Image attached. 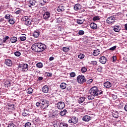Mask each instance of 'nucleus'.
Returning <instances> with one entry per match:
<instances>
[{"instance_id":"f257e3e1","label":"nucleus","mask_w":127,"mask_h":127,"mask_svg":"<svg viewBox=\"0 0 127 127\" xmlns=\"http://www.w3.org/2000/svg\"><path fill=\"white\" fill-rule=\"evenodd\" d=\"M90 95L88 96L89 100H94L95 97H98L99 95H102L103 94V90L97 86L92 87L89 90Z\"/></svg>"},{"instance_id":"f03ea898","label":"nucleus","mask_w":127,"mask_h":127,"mask_svg":"<svg viewBox=\"0 0 127 127\" xmlns=\"http://www.w3.org/2000/svg\"><path fill=\"white\" fill-rule=\"evenodd\" d=\"M46 49V45L41 43H36L32 45L31 47V49L34 52H37V53H40L45 50Z\"/></svg>"},{"instance_id":"7ed1b4c3","label":"nucleus","mask_w":127,"mask_h":127,"mask_svg":"<svg viewBox=\"0 0 127 127\" xmlns=\"http://www.w3.org/2000/svg\"><path fill=\"white\" fill-rule=\"evenodd\" d=\"M40 102H41V109H43L44 110L45 109H47L49 106V101L45 100V99H40Z\"/></svg>"},{"instance_id":"20e7f679","label":"nucleus","mask_w":127,"mask_h":127,"mask_svg":"<svg viewBox=\"0 0 127 127\" xmlns=\"http://www.w3.org/2000/svg\"><path fill=\"white\" fill-rule=\"evenodd\" d=\"M76 79H77V81L78 84H83V83H85L86 81L85 76H84L82 74L78 75Z\"/></svg>"},{"instance_id":"39448f33","label":"nucleus","mask_w":127,"mask_h":127,"mask_svg":"<svg viewBox=\"0 0 127 127\" xmlns=\"http://www.w3.org/2000/svg\"><path fill=\"white\" fill-rule=\"evenodd\" d=\"M18 67L20 68L21 71H22V72H26L28 70V64H19Z\"/></svg>"},{"instance_id":"423d86ee","label":"nucleus","mask_w":127,"mask_h":127,"mask_svg":"<svg viewBox=\"0 0 127 127\" xmlns=\"http://www.w3.org/2000/svg\"><path fill=\"white\" fill-rule=\"evenodd\" d=\"M116 19V18L113 16H110L108 17L107 20V23L108 24H113V23H115V20Z\"/></svg>"},{"instance_id":"0eeeda50","label":"nucleus","mask_w":127,"mask_h":127,"mask_svg":"<svg viewBox=\"0 0 127 127\" xmlns=\"http://www.w3.org/2000/svg\"><path fill=\"white\" fill-rule=\"evenodd\" d=\"M57 108L59 110H63L65 108V103L64 102L61 101L57 104Z\"/></svg>"},{"instance_id":"6e6552de","label":"nucleus","mask_w":127,"mask_h":127,"mask_svg":"<svg viewBox=\"0 0 127 127\" xmlns=\"http://www.w3.org/2000/svg\"><path fill=\"white\" fill-rule=\"evenodd\" d=\"M99 62L101 63V64H105L107 63V58L105 56H102L99 58Z\"/></svg>"},{"instance_id":"1a4fd4ad","label":"nucleus","mask_w":127,"mask_h":127,"mask_svg":"<svg viewBox=\"0 0 127 127\" xmlns=\"http://www.w3.org/2000/svg\"><path fill=\"white\" fill-rule=\"evenodd\" d=\"M4 64L9 67L12 66V61L10 59L5 60Z\"/></svg>"},{"instance_id":"9d476101","label":"nucleus","mask_w":127,"mask_h":127,"mask_svg":"<svg viewBox=\"0 0 127 127\" xmlns=\"http://www.w3.org/2000/svg\"><path fill=\"white\" fill-rule=\"evenodd\" d=\"M51 13L49 11H47L44 13L43 14V17L44 19H48V18H49L50 17Z\"/></svg>"},{"instance_id":"9b49d317","label":"nucleus","mask_w":127,"mask_h":127,"mask_svg":"<svg viewBox=\"0 0 127 127\" xmlns=\"http://www.w3.org/2000/svg\"><path fill=\"white\" fill-rule=\"evenodd\" d=\"M91 120H92V117L88 115H85L82 118V121L84 122H89Z\"/></svg>"},{"instance_id":"f8f14e48","label":"nucleus","mask_w":127,"mask_h":127,"mask_svg":"<svg viewBox=\"0 0 127 127\" xmlns=\"http://www.w3.org/2000/svg\"><path fill=\"white\" fill-rule=\"evenodd\" d=\"M22 116H23V117H26V116H30V114H29V111L26 109H24L22 112Z\"/></svg>"},{"instance_id":"ddd939ff","label":"nucleus","mask_w":127,"mask_h":127,"mask_svg":"<svg viewBox=\"0 0 127 127\" xmlns=\"http://www.w3.org/2000/svg\"><path fill=\"white\" fill-rule=\"evenodd\" d=\"M104 86L105 88H111V87H112V83H111V82L109 81H106L104 82Z\"/></svg>"},{"instance_id":"4468645a","label":"nucleus","mask_w":127,"mask_h":127,"mask_svg":"<svg viewBox=\"0 0 127 127\" xmlns=\"http://www.w3.org/2000/svg\"><path fill=\"white\" fill-rule=\"evenodd\" d=\"M39 35H40V32H39V31L36 30L33 33V36L35 38H37V37H39Z\"/></svg>"},{"instance_id":"2eb2a0df","label":"nucleus","mask_w":127,"mask_h":127,"mask_svg":"<svg viewBox=\"0 0 127 127\" xmlns=\"http://www.w3.org/2000/svg\"><path fill=\"white\" fill-rule=\"evenodd\" d=\"M84 21L85 19L83 18H79L76 20V22L78 24H83Z\"/></svg>"},{"instance_id":"dca6fc26","label":"nucleus","mask_w":127,"mask_h":127,"mask_svg":"<svg viewBox=\"0 0 127 127\" xmlns=\"http://www.w3.org/2000/svg\"><path fill=\"white\" fill-rule=\"evenodd\" d=\"M42 91L43 93H48L49 91V87L47 85H45L43 87Z\"/></svg>"},{"instance_id":"f3484780","label":"nucleus","mask_w":127,"mask_h":127,"mask_svg":"<svg viewBox=\"0 0 127 127\" xmlns=\"http://www.w3.org/2000/svg\"><path fill=\"white\" fill-rule=\"evenodd\" d=\"M29 3L30 4L28 5V6L29 7H31V6L35 5L36 1L35 0H30Z\"/></svg>"},{"instance_id":"a211bd4d","label":"nucleus","mask_w":127,"mask_h":127,"mask_svg":"<svg viewBox=\"0 0 127 127\" xmlns=\"http://www.w3.org/2000/svg\"><path fill=\"white\" fill-rule=\"evenodd\" d=\"M3 82H4V85L5 87H7V88H8V87L10 86V82H9V81L7 80H4Z\"/></svg>"},{"instance_id":"6ab92c4d","label":"nucleus","mask_w":127,"mask_h":127,"mask_svg":"<svg viewBox=\"0 0 127 127\" xmlns=\"http://www.w3.org/2000/svg\"><path fill=\"white\" fill-rule=\"evenodd\" d=\"M8 110H11V111H14L15 110V106L14 104H8Z\"/></svg>"},{"instance_id":"aec40b11","label":"nucleus","mask_w":127,"mask_h":127,"mask_svg":"<svg viewBox=\"0 0 127 127\" xmlns=\"http://www.w3.org/2000/svg\"><path fill=\"white\" fill-rule=\"evenodd\" d=\"M74 9L75 10H80L81 9V5L80 4H76L74 6Z\"/></svg>"},{"instance_id":"412c9836","label":"nucleus","mask_w":127,"mask_h":127,"mask_svg":"<svg viewBox=\"0 0 127 127\" xmlns=\"http://www.w3.org/2000/svg\"><path fill=\"white\" fill-rule=\"evenodd\" d=\"M65 10V9H64V6H59L57 8V11L59 12H61L62 11H64Z\"/></svg>"},{"instance_id":"4be33fe9","label":"nucleus","mask_w":127,"mask_h":127,"mask_svg":"<svg viewBox=\"0 0 127 127\" xmlns=\"http://www.w3.org/2000/svg\"><path fill=\"white\" fill-rule=\"evenodd\" d=\"M10 41H11V43H15L17 41V38L14 36L12 37L10 39Z\"/></svg>"},{"instance_id":"5701e85b","label":"nucleus","mask_w":127,"mask_h":127,"mask_svg":"<svg viewBox=\"0 0 127 127\" xmlns=\"http://www.w3.org/2000/svg\"><path fill=\"white\" fill-rule=\"evenodd\" d=\"M71 119H72V124H77L79 122V119L76 117H73Z\"/></svg>"},{"instance_id":"b1692460","label":"nucleus","mask_w":127,"mask_h":127,"mask_svg":"<svg viewBox=\"0 0 127 127\" xmlns=\"http://www.w3.org/2000/svg\"><path fill=\"white\" fill-rule=\"evenodd\" d=\"M90 26L92 29H97V24L95 23H91Z\"/></svg>"},{"instance_id":"393cba45","label":"nucleus","mask_w":127,"mask_h":127,"mask_svg":"<svg viewBox=\"0 0 127 127\" xmlns=\"http://www.w3.org/2000/svg\"><path fill=\"white\" fill-rule=\"evenodd\" d=\"M113 29L115 32H119L121 30V27L119 26H114Z\"/></svg>"},{"instance_id":"a878e982","label":"nucleus","mask_w":127,"mask_h":127,"mask_svg":"<svg viewBox=\"0 0 127 127\" xmlns=\"http://www.w3.org/2000/svg\"><path fill=\"white\" fill-rule=\"evenodd\" d=\"M67 87V84L64 82H63L60 85V88L61 89H62V90L65 89V88Z\"/></svg>"},{"instance_id":"bb28decb","label":"nucleus","mask_w":127,"mask_h":127,"mask_svg":"<svg viewBox=\"0 0 127 127\" xmlns=\"http://www.w3.org/2000/svg\"><path fill=\"white\" fill-rule=\"evenodd\" d=\"M31 21H32V20H31V19H28L26 22H25V25H26L27 26L31 25Z\"/></svg>"},{"instance_id":"cd10ccee","label":"nucleus","mask_w":127,"mask_h":127,"mask_svg":"<svg viewBox=\"0 0 127 127\" xmlns=\"http://www.w3.org/2000/svg\"><path fill=\"white\" fill-rule=\"evenodd\" d=\"M85 99L86 98H85V97H81L79 98L78 99L79 104H82L84 102V101H85Z\"/></svg>"},{"instance_id":"c85d7f7f","label":"nucleus","mask_w":127,"mask_h":127,"mask_svg":"<svg viewBox=\"0 0 127 127\" xmlns=\"http://www.w3.org/2000/svg\"><path fill=\"white\" fill-rule=\"evenodd\" d=\"M99 54H100V51L99 50H95L94 51L93 53V55H94V56H98Z\"/></svg>"},{"instance_id":"c756f323","label":"nucleus","mask_w":127,"mask_h":127,"mask_svg":"<svg viewBox=\"0 0 127 127\" xmlns=\"http://www.w3.org/2000/svg\"><path fill=\"white\" fill-rule=\"evenodd\" d=\"M19 38L21 41H25V40H26V35H22L20 37H19Z\"/></svg>"},{"instance_id":"7c9ffc66","label":"nucleus","mask_w":127,"mask_h":127,"mask_svg":"<svg viewBox=\"0 0 127 127\" xmlns=\"http://www.w3.org/2000/svg\"><path fill=\"white\" fill-rule=\"evenodd\" d=\"M67 114V110L64 109L60 113L61 116H65Z\"/></svg>"},{"instance_id":"2f4dec72","label":"nucleus","mask_w":127,"mask_h":127,"mask_svg":"<svg viewBox=\"0 0 127 127\" xmlns=\"http://www.w3.org/2000/svg\"><path fill=\"white\" fill-rule=\"evenodd\" d=\"M90 64L93 66H98V62L96 61H92L91 62Z\"/></svg>"},{"instance_id":"473e14b6","label":"nucleus","mask_w":127,"mask_h":127,"mask_svg":"<svg viewBox=\"0 0 127 127\" xmlns=\"http://www.w3.org/2000/svg\"><path fill=\"white\" fill-rule=\"evenodd\" d=\"M60 127H68V124L65 123H61L60 125Z\"/></svg>"},{"instance_id":"72a5a7b5","label":"nucleus","mask_w":127,"mask_h":127,"mask_svg":"<svg viewBox=\"0 0 127 127\" xmlns=\"http://www.w3.org/2000/svg\"><path fill=\"white\" fill-rule=\"evenodd\" d=\"M36 66L38 68H42V67H43V64L42 63H38L36 64Z\"/></svg>"},{"instance_id":"f704fd0d","label":"nucleus","mask_w":127,"mask_h":127,"mask_svg":"<svg viewBox=\"0 0 127 127\" xmlns=\"http://www.w3.org/2000/svg\"><path fill=\"white\" fill-rule=\"evenodd\" d=\"M33 92V90L32 89V88H31V87H29L27 90V94H32Z\"/></svg>"},{"instance_id":"c9c22d12","label":"nucleus","mask_w":127,"mask_h":127,"mask_svg":"<svg viewBox=\"0 0 127 127\" xmlns=\"http://www.w3.org/2000/svg\"><path fill=\"white\" fill-rule=\"evenodd\" d=\"M81 73H86L87 72V68L85 66L82 67L81 68Z\"/></svg>"},{"instance_id":"e433bc0d","label":"nucleus","mask_w":127,"mask_h":127,"mask_svg":"<svg viewBox=\"0 0 127 127\" xmlns=\"http://www.w3.org/2000/svg\"><path fill=\"white\" fill-rule=\"evenodd\" d=\"M112 116L114 118L118 119L119 118V114L118 113H112Z\"/></svg>"},{"instance_id":"4c0bfd02","label":"nucleus","mask_w":127,"mask_h":127,"mask_svg":"<svg viewBox=\"0 0 127 127\" xmlns=\"http://www.w3.org/2000/svg\"><path fill=\"white\" fill-rule=\"evenodd\" d=\"M10 14H5L4 18H5L7 20H9L10 19Z\"/></svg>"},{"instance_id":"58836bf2","label":"nucleus","mask_w":127,"mask_h":127,"mask_svg":"<svg viewBox=\"0 0 127 127\" xmlns=\"http://www.w3.org/2000/svg\"><path fill=\"white\" fill-rule=\"evenodd\" d=\"M14 55H15L17 57H19V56L21 55V54L20 53V52L16 51L14 53Z\"/></svg>"},{"instance_id":"ea45409f","label":"nucleus","mask_w":127,"mask_h":127,"mask_svg":"<svg viewBox=\"0 0 127 127\" xmlns=\"http://www.w3.org/2000/svg\"><path fill=\"white\" fill-rule=\"evenodd\" d=\"M41 104H42L41 102H38L36 103V106L38 108H40V109H41Z\"/></svg>"},{"instance_id":"a19ab883","label":"nucleus","mask_w":127,"mask_h":127,"mask_svg":"<svg viewBox=\"0 0 127 127\" xmlns=\"http://www.w3.org/2000/svg\"><path fill=\"white\" fill-rule=\"evenodd\" d=\"M93 82V79H90L88 80H86L85 82H86V84L88 85H90V84H91Z\"/></svg>"},{"instance_id":"79ce46f5","label":"nucleus","mask_w":127,"mask_h":127,"mask_svg":"<svg viewBox=\"0 0 127 127\" xmlns=\"http://www.w3.org/2000/svg\"><path fill=\"white\" fill-rule=\"evenodd\" d=\"M9 39V37L6 36H5L2 40L3 41V43H5V42H6V41L7 40V39Z\"/></svg>"},{"instance_id":"37998d69","label":"nucleus","mask_w":127,"mask_h":127,"mask_svg":"<svg viewBox=\"0 0 127 127\" xmlns=\"http://www.w3.org/2000/svg\"><path fill=\"white\" fill-rule=\"evenodd\" d=\"M29 19L28 18V16H24L22 17V20H23V21H25V22L28 20Z\"/></svg>"},{"instance_id":"c03bdc74","label":"nucleus","mask_w":127,"mask_h":127,"mask_svg":"<svg viewBox=\"0 0 127 127\" xmlns=\"http://www.w3.org/2000/svg\"><path fill=\"white\" fill-rule=\"evenodd\" d=\"M69 50V48H67V47L63 48V51H64V52H68Z\"/></svg>"},{"instance_id":"a18cd8bd","label":"nucleus","mask_w":127,"mask_h":127,"mask_svg":"<svg viewBox=\"0 0 127 127\" xmlns=\"http://www.w3.org/2000/svg\"><path fill=\"white\" fill-rule=\"evenodd\" d=\"M99 19L100 16H96L93 18V20H94V21H96V20H99Z\"/></svg>"},{"instance_id":"49530a36","label":"nucleus","mask_w":127,"mask_h":127,"mask_svg":"<svg viewBox=\"0 0 127 127\" xmlns=\"http://www.w3.org/2000/svg\"><path fill=\"white\" fill-rule=\"evenodd\" d=\"M78 34L80 36L84 35V34H85V32L83 30H79L78 31Z\"/></svg>"},{"instance_id":"de8ad7c7","label":"nucleus","mask_w":127,"mask_h":127,"mask_svg":"<svg viewBox=\"0 0 127 127\" xmlns=\"http://www.w3.org/2000/svg\"><path fill=\"white\" fill-rule=\"evenodd\" d=\"M8 22L10 24H14V20H13L12 18H10L8 20Z\"/></svg>"},{"instance_id":"09e8293b","label":"nucleus","mask_w":127,"mask_h":127,"mask_svg":"<svg viewBox=\"0 0 127 127\" xmlns=\"http://www.w3.org/2000/svg\"><path fill=\"white\" fill-rule=\"evenodd\" d=\"M84 57H85V55L83 54H80L78 56V58H79V59H83Z\"/></svg>"},{"instance_id":"8fccbe9b","label":"nucleus","mask_w":127,"mask_h":127,"mask_svg":"<svg viewBox=\"0 0 127 127\" xmlns=\"http://www.w3.org/2000/svg\"><path fill=\"white\" fill-rule=\"evenodd\" d=\"M31 127V123L30 122L26 123L25 124V127Z\"/></svg>"},{"instance_id":"3c124183","label":"nucleus","mask_w":127,"mask_h":127,"mask_svg":"<svg viewBox=\"0 0 127 127\" xmlns=\"http://www.w3.org/2000/svg\"><path fill=\"white\" fill-rule=\"evenodd\" d=\"M44 4H45L44 0H40L39 1L40 5H44Z\"/></svg>"},{"instance_id":"603ef678","label":"nucleus","mask_w":127,"mask_h":127,"mask_svg":"<svg viewBox=\"0 0 127 127\" xmlns=\"http://www.w3.org/2000/svg\"><path fill=\"white\" fill-rule=\"evenodd\" d=\"M116 48H117V46H114L109 49V50H111V51H114L116 50Z\"/></svg>"},{"instance_id":"864d4df0","label":"nucleus","mask_w":127,"mask_h":127,"mask_svg":"<svg viewBox=\"0 0 127 127\" xmlns=\"http://www.w3.org/2000/svg\"><path fill=\"white\" fill-rule=\"evenodd\" d=\"M70 77H72V78H74L76 76V73L74 72H72L70 74Z\"/></svg>"},{"instance_id":"5fc2aeb1","label":"nucleus","mask_w":127,"mask_h":127,"mask_svg":"<svg viewBox=\"0 0 127 127\" xmlns=\"http://www.w3.org/2000/svg\"><path fill=\"white\" fill-rule=\"evenodd\" d=\"M0 22H3V23H5V22H6V21L4 20V18H0Z\"/></svg>"},{"instance_id":"6e6d98bb","label":"nucleus","mask_w":127,"mask_h":127,"mask_svg":"<svg viewBox=\"0 0 127 127\" xmlns=\"http://www.w3.org/2000/svg\"><path fill=\"white\" fill-rule=\"evenodd\" d=\"M102 70H103V67H102V66H99L97 68V71L98 72H102Z\"/></svg>"},{"instance_id":"4d7b16f0","label":"nucleus","mask_w":127,"mask_h":127,"mask_svg":"<svg viewBox=\"0 0 127 127\" xmlns=\"http://www.w3.org/2000/svg\"><path fill=\"white\" fill-rule=\"evenodd\" d=\"M46 74L48 77H52V73L46 72Z\"/></svg>"},{"instance_id":"13d9d810","label":"nucleus","mask_w":127,"mask_h":127,"mask_svg":"<svg viewBox=\"0 0 127 127\" xmlns=\"http://www.w3.org/2000/svg\"><path fill=\"white\" fill-rule=\"evenodd\" d=\"M42 80H43V77L40 76L38 77L37 81H42Z\"/></svg>"},{"instance_id":"bf43d9fd","label":"nucleus","mask_w":127,"mask_h":127,"mask_svg":"<svg viewBox=\"0 0 127 127\" xmlns=\"http://www.w3.org/2000/svg\"><path fill=\"white\" fill-rule=\"evenodd\" d=\"M14 124H13V123H10L9 125H8V127H14Z\"/></svg>"},{"instance_id":"052dcab7","label":"nucleus","mask_w":127,"mask_h":127,"mask_svg":"<svg viewBox=\"0 0 127 127\" xmlns=\"http://www.w3.org/2000/svg\"><path fill=\"white\" fill-rule=\"evenodd\" d=\"M61 18H58V19H57V22L58 23H59L60 22H61Z\"/></svg>"},{"instance_id":"680f3d73","label":"nucleus","mask_w":127,"mask_h":127,"mask_svg":"<svg viewBox=\"0 0 127 127\" xmlns=\"http://www.w3.org/2000/svg\"><path fill=\"white\" fill-rule=\"evenodd\" d=\"M21 12V10H18L15 12L16 14H19Z\"/></svg>"},{"instance_id":"e2e57ef3","label":"nucleus","mask_w":127,"mask_h":127,"mask_svg":"<svg viewBox=\"0 0 127 127\" xmlns=\"http://www.w3.org/2000/svg\"><path fill=\"white\" fill-rule=\"evenodd\" d=\"M113 62H115V61H116L117 60V57L116 56H113Z\"/></svg>"},{"instance_id":"0e129e2a","label":"nucleus","mask_w":127,"mask_h":127,"mask_svg":"<svg viewBox=\"0 0 127 127\" xmlns=\"http://www.w3.org/2000/svg\"><path fill=\"white\" fill-rule=\"evenodd\" d=\"M2 43H3V41H2V39H0V45H2Z\"/></svg>"},{"instance_id":"69168bd1","label":"nucleus","mask_w":127,"mask_h":127,"mask_svg":"<svg viewBox=\"0 0 127 127\" xmlns=\"http://www.w3.org/2000/svg\"><path fill=\"white\" fill-rule=\"evenodd\" d=\"M124 110L126 112H127V104H126L124 107Z\"/></svg>"},{"instance_id":"338daca9","label":"nucleus","mask_w":127,"mask_h":127,"mask_svg":"<svg viewBox=\"0 0 127 127\" xmlns=\"http://www.w3.org/2000/svg\"><path fill=\"white\" fill-rule=\"evenodd\" d=\"M50 61H52L53 60H54V57H51L50 58Z\"/></svg>"},{"instance_id":"774afa93","label":"nucleus","mask_w":127,"mask_h":127,"mask_svg":"<svg viewBox=\"0 0 127 127\" xmlns=\"http://www.w3.org/2000/svg\"><path fill=\"white\" fill-rule=\"evenodd\" d=\"M125 29L126 30H127V23L125 25Z\"/></svg>"}]
</instances>
